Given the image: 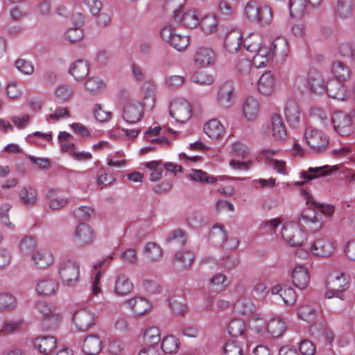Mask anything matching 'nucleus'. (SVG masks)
<instances>
[{
    "instance_id": "1",
    "label": "nucleus",
    "mask_w": 355,
    "mask_h": 355,
    "mask_svg": "<svg viewBox=\"0 0 355 355\" xmlns=\"http://www.w3.org/2000/svg\"><path fill=\"white\" fill-rule=\"evenodd\" d=\"M243 17L250 23L264 27L272 23V12L269 6H259L257 2L252 1L245 5Z\"/></svg>"
},
{
    "instance_id": "2",
    "label": "nucleus",
    "mask_w": 355,
    "mask_h": 355,
    "mask_svg": "<svg viewBox=\"0 0 355 355\" xmlns=\"http://www.w3.org/2000/svg\"><path fill=\"white\" fill-rule=\"evenodd\" d=\"M58 275L64 286L73 287L80 279V266L71 260L64 261L59 266Z\"/></svg>"
},
{
    "instance_id": "3",
    "label": "nucleus",
    "mask_w": 355,
    "mask_h": 355,
    "mask_svg": "<svg viewBox=\"0 0 355 355\" xmlns=\"http://www.w3.org/2000/svg\"><path fill=\"white\" fill-rule=\"evenodd\" d=\"M347 285L348 279L344 272H334L331 273L327 282V291L325 293V297L331 298L335 296L342 298V293L347 288Z\"/></svg>"
},
{
    "instance_id": "4",
    "label": "nucleus",
    "mask_w": 355,
    "mask_h": 355,
    "mask_svg": "<svg viewBox=\"0 0 355 355\" xmlns=\"http://www.w3.org/2000/svg\"><path fill=\"white\" fill-rule=\"evenodd\" d=\"M354 117L343 112H335L331 119L335 130L342 137L352 135L355 129Z\"/></svg>"
},
{
    "instance_id": "5",
    "label": "nucleus",
    "mask_w": 355,
    "mask_h": 355,
    "mask_svg": "<svg viewBox=\"0 0 355 355\" xmlns=\"http://www.w3.org/2000/svg\"><path fill=\"white\" fill-rule=\"evenodd\" d=\"M282 234L283 238L293 246L302 245L306 234L301 223H282Z\"/></svg>"
},
{
    "instance_id": "6",
    "label": "nucleus",
    "mask_w": 355,
    "mask_h": 355,
    "mask_svg": "<svg viewBox=\"0 0 355 355\" xmlns=\"http://www.w3.org/2000/svg\"><path fill=\"white\" fill-rule=\"evenodd\" d=\"M192 113L190 103L184 98L174 99L170 106V115L177 122L184 123L188 121Z\"/></svg>"
},
{
    "instance_id": "7",
    "label": "nucleus",
    "mask_w": 355,
    "mask_h": 355,
    "mask_svg": "<svg viewBox=\"0 0 355 355\" xmlns=\"http://www.w3.org/2000/svg\"><path fill=\"white\" fill-rule=\"evenodd\" d=\"M35 309L43 318V327L49 329L58 325L60 315L55 312V309L51 308L48 303L40 301L36 303Z\"/></svg>"
},
{
    "instance_id": "8",
    "label": "nucleus",
    "mask_w": 355,
    "mask_h": 355,
    "mask_svg": "<svg viewBox=\"0 0 355 355\" xmlns=\"http://www.w3.org/2000/svg\"><path fill=\"white\" fill-rule=\"evenodd\" d=\"M306 144L314 150H320L327 146L328 137L321 130L313 127H308L304 132Z\"/></svg>"
},
{
    "instance_id": "9",
    "label": "nucleus",
    "mask_w": 355,
    "mask_h": 355,
    "mask_svg": "<svg viewBox=\"0 0 355 355\" xmlns=\"http://www.w3.org/2000/svg\"><path fill=\"white\" fill-rule=\"evenodd\" d=\"M96 318L94 312L87 309H82L75 312L73 321L79 331H85L95 325Z\"/></svg>"
},
{
    "instance_id": "10",
    "label": "nucleus",
    "mask_w": 355,
    "mask_h": 355,
    "mask_svg": "<svg viewBox=\"0 0 355 355\" xmlns=\"http://www.w3.org/2000/svg\"><path fill=\"white\" fill-rule=\"evenodd\" d=\"M310 250L315 257L327 258L334 254L335 246L330 240L319 238L311 243Z\"/></svg>"
},
{
    "instance_id": "11",
    "label": "nucleus",
    "mask_w": 355,
    "mask_h": 355,
    "mask_svg": "<svg viewBox=\"0 0 355 355\" xmlns=\"http://www.w3.org/2000/svg\"><path fill=\"white\" fill-rule=\"evenodd\" d=\"M277 87V80L275 74L270 71H266L258 79L257 83V92L266 96L272 95Z\"/></svg>"
},
{
    "instance_id": "12",
    "label": "nucleus",
    "mask_w": 355,
    "mask_h": 355,
    "mask_svg": "<svg viewBox=\"0 0 355 355\" xmlns=\"http://www.w3.org/2000/svg\"><path fill=\"white\" fill-rule=\"evenodd\" d=\"M306 85L309 89L316 94H322L327 87V83L322 74L315 69H311L308 71Z\"/></svg>"
},
{
    "instance_id": "13",
    "label": "nucleus",
    "mask_w": 355,
    "mask_h": 355,
    "mask_svg": "<svg viewBox=\"0 0 355 355\" xmlns=\"http://www.w3.org/2000/svg\"><path fill=\"white\" fill-rule=\"evenodd\" d=\"M75 241L80 245L92 244L95 239L93 228L89 223H78L73 233Z\"/></svg>"
},
{
    "instance_id": "14",
    "label": "nucleus",
    "mask_w": 355,
    "mask_h": 355,
    "mask_svg": "<svg viewBox=\"0 0 355 355\" xmlns=\"http://www.w3.org/2000/svg\"><path fill=\"white\" fill-rule=\"evenodd\" d=\"M143 116V107L138 101L128 102L123 110L122 117L128 123H135Z\"/></svg>"
},
{
    "instance_id": "15",
    "label": "nucleus",
    "mask_w": 355,
    "mask_h": 355,
    "mask_svg": "<svg viewBox=\"0 0 355 355\" xmlns=\"http://www.w3.org/2000/svg\"><path fill=\"white\" fill-rule=\"evenodd\" d=\"M235 87L232 83H225L218 92L216 101L219 106L228 108L232 106L234 99Z\"/></svg>"
},
{
    "instance_id": "16",
    "label": "nucleus",
    "mask_w": 355,
    "mask_h": 355,
    "mask_svg": "<svg viewBox=\"0 0 355 355\" xmlns=\"http://www.w3.org/2000/svg\"><path fill=\"white\" fill-rule=\"evenodd\" d=\"M193 60L197 66L206 68L214 64L216 54L211 49L202 46L196 51Z\"/></svg>"
},
{
    "instance_id": "17",
    "label": "nucleus",
    "mask_w": 355,
    "mask_h": 355,
    "mask_svg": "<svg viewBox=\"0 0 355 355\" xmlns=\"http://www.w3.org/2000/svg\"><path fill=\"white\" fill-rule=\"evenodd\" d=\"M242 44V34L238 29L229 31L224 37V49L230 53H237L240 50Z\"/></svg>"
},
{
    "instance_id": "18",
    "label": "nucleus",
    "mask_w": 355,
    "mask_h": 355,
    "mask_svg": "<svg viewBox=\"0 0 355 355\" xmlns=\"http://www.w3.org/2000/svg\"><path fill=\"white\" fill-rule=\"evenodd\" d=\"M325 91L329 98L344 101L349 99V92L345 89L344 83L339 81H331L327 85Z\"/></svg>"
},
{
    "instance_id": "19",
    "label": "nucleus",
    "mask_w": 355,
    "mask_h": 355,
    "mask_svg": "<svg viewBox=\"0 0 355 355\" xmlns=\"http://www.w3.org/2000/svg\"><path fill=\"white\" fill-rule=\"evenodd\" d=\"M32 264L35 267L44 269L51 266L54 262L53 254L49 250L35 251L31 256Z\"/></svg>"
},
{
    "instance_id": "20",
    "label": "nucleus",
    "mask_w": 355,
    "mask_h": 355,
    "mask_svg": "<svg viewBox=\"0 0 355 355\" xmlns=\"http://www.w3.org/2000/svg\"><path fill=\"white\" fill-rule=\"evenodd\" d=\"M284 114L291 127H296L300 121V110L297 103L293 100H288L285 105Z\"/></svg>"
},
{
    "instance_id": "21",
    "label": "nucleus",
    "mask_w": 355,
    "mask_h": 355,
    "mask_svg": "<svg viewBox=\"0 0 355 355\" xmlns=\"http://www.w3.org/2000/svg\"><path fill=\"white\" fill-rule=\"evenodd\" d=\"M210 234L214 239L223 241V248L227 250L235 249L239 245V241L236 239H232L227 241L226 232L223 225L215 224L211 228Z\"/></svg>"
},
{
    "instance_id": "22",
    "label": "nucleus",
    "mask_w": 355,
    "mask_h": 355,
    "mask_svg": "<svg viewBox=\"0 0 355 355\" xmlns=\"http://www.w3.org/2000/svg\"><path fill=\"white\" fill-rule=\"evenodd\" d=\"M270 131L275 140L283 141L287 137V130L282 118L278 114H274L271 116Z\"/></svg>"
},
{
    "instance_id": "23",
    "label": "nucleus",
    "mask_w": 355,
    "mask_h": 355,
    "mask_svg": "<svg viewBox=\"0 0 355 355\" xmlns=\"http://www.w3.org/2000/svg\"><path fill=\"white\" fill-rule=\"evenodd\" d=\"M205 133L212 140L220 139L225 132L224 125L216 119L208 121L203 128Z\"/></svg>"
},
{
    "instance_id": "24",
    "label": "nucleus",
    "mask_w": 355,
    "mask_h": 355,
    "mask_svg": "<svg viewBox=\"0 0 355 355\" xmlns=\"http://www.w3.org/2000/svg\"><path fill=\"white\" fill-rule=\"evenodd\" d=\"M268 48L272 58L276 56L284 59L289 51L287 40L284 37H277Z\"/></svg>"
},
{
    "instance_id": "25",
    "label": "nucleus",
    "mask_w": 355,
    "mask_h": 355,
    "mask_svg": "<svg viewBox=\"0 0 355 355\" xmlns=\"http://www.w3.org/2000/svg\"><path fill=\"white\" fill-rule=\"evenodd\" d=\"M83 349L87 355L98 354L102 349V340L96 334L89 335L83 341Z\"/></svg>"
},
{
    "instance_id": "26",
    "label": "nucleus",
    "mask_w": 355,
    "mask_h": 355,
    "mask_svg": "<svg viewBox=\"0 0 355 355\" xmlns=\"http://www.w3.org/2000/svg\"><path fill=\"white\" fill-rule=\"evenodd\" d=\"M259 112V103L253 96L247 98L243 105V114L248 121H254Z\"/></svg>"
},
{
    "instance_id": "27",
    "label": "nucleus",
    "mask_w": 355,
    "mask_h": 355,
    "mask_svg": "<svg viewBox=\"0 0 355 355\" xmlns=\"http://www.w3.org/2000/svg\"><path fill=\"white\" fill-rule=\"evenodd\" d=\"M34 345L41 353L49 354L55 349L57 340L53 336H42L35 338Z\"/></svg>"
},
{
    "instance_id": "28",
    "label": "nucleus",
    "mask_w": 355,
    "mask_h": 355,
    "mask_svg": "<svg viewBox=\"0 0 355 355\" xmlns=\"http://www.w3.org/2000/svg\"><path fill=\"white\" fill-rule=\"evenodd\" d=\"M132 289L133 284L127 275L120 274L116 276L114 284V292L116 295H125L130 293Z\"/></svg>"
},
{
    "instance_id": "29",
    "label": "nucleus",
    "mask_w": 355,
    "mask_h": 355,
    "mask_svg": "<svg viewBox=\"0 0 355 355\" xmlns=\"http://www.w3.org/2000/svg\"><path fill=\"white\" fill-rule=\"evenodd\" d=\"M294 285L300 289H304L309 283L310 277L306 269L302 266L296 267L292 274Z\"/></svg>"
},
{
    "instance_id": "30",
    "label": "nucleus",
    "mask_w": 355,
    "mask_h": 355,
    "mask_svg": "<svg viewBox=\"0 0 355 355\" xmlns=\"http://www.w3.org/2000/svg\"><path fill=\"white\" fill-rule=\"evenodd\" d=\"M59 288L58 282L54 279L40 280L36 286V291L40 295H49L55 293Z\"/></svg>"
},
{
    "instance_id": "31",
    "label": "nucleus",
    "mask_w": 355,
    "mask_h": 355,
    "mask_svg": "<svg viewBox=\"0 0 355 355\" xmlns=\"http://www.w3.org/2000/svg\"><path fill=\"white\" fill-rule=\"evenodd\" d=\"M331 71L336 81L345 83L350 77L349 67L341 61H336L333 63Z\"/></svg>"
},
{
    "instance_id": "32",
    "label": "nucleus",
    "mask_w": 355,
    "mask_h": 355,
    "mask_svg": "<svg viewBox=\"0 0 355 355\" xmlns=\"http://www.w3.org/2000/svg\"><path fill=\"white\" fill-rule=\"evenodd\" d=\"M131 310L137 315H141L148 311L151 307L150 302L144 297H135L127 301Z\"/></svg>"
},
{
    "instance_id": "33",
    "label": "nucleus",
    "mask_w": 355,
    "mask_h": 355,
    "mask_svg": "<svg viewBox=\"0 0 355 355\" xmlns=\"http://www.w3.org/2000/svg\"><path fill=\"white\" fill-rule=\"evenodd\" d=\"M176 21H181L182 24L189 28H193L197 26L200 23V19L198 11L195 9H190L184 12V14H179L178 20Z\"/></svg>"
},
{
    "instance_id": "34",
    "label": "nucleus",
    "mask_w": 355,
    "mask_h": 355,
    "mask_svg": "<svg viewBox=\"0 0 355 355\" xmlns=\"http://www.w3.org/2000/svg\"><path fill=\"white\" fill-rule=\"evenodd\" d=\"M19 196L26 207L35 205L37 200V192L31 187H22L19 191Z\"/></svg>"
},
{
    "instance_id": "35",
    "label": "nucleus",
    "mask_w": 355,
    "mask_h": 355,
    "mask_svg": "<svg viewBox=\"0 0 355 355\" xmlns=\"http://www.w3.org/2000/svg\"><path fill=\"white\" fill-rule=\"evenodd\" d=\"M48 205L52 209H58L64 207L69 203L67 198L61 196L55 189H51L47 194Z\"/></svg>"
},
{
    "instance_id": "36",
    "label": "nucleus",
    "mask_w": 355,
    "mask_h": 355,
    "mask_svg": "<svg viewBox=\"0 0 355 355\" xmlns=\"http://www.w3.org/2000/svg\"><path fill=\"white\" fill-rule=\"evenodd\" d=\"M254 53L255 55L252 58V63L257 68L266 67L270 59L272 58L269 49L265 46Z\"/></svg>"
},
{
    "instance_id": "37",
    "label": "nucleus",
    "mask_w": 355,
    "mask_h": 355,
    "mask_svg": "<svg viewBox=\"0 0 355 355\" xmlns=\"http://www.w3.org/2000/svg\"><path fill=\"white\" fill-rule=\"evenodd\" d=\"M354 7V0H338L336 14L341 19H348L352 15Z\"/></svg>"
},
{
    "instance_id": "38",
    "label": "nucleus",
    "mask_w": 355,
    "mask_h": 355,
    "mask_svg": "<svg viewBox=\"0 0 355 355\" xmlns=\"http://www.w3.org/2000/svg\"><path fill=\"white\" fill-rule=\"evenodd\" d=\"M89 67L86 62L82 60L74 62L69 69V73L76 80L85 78L88 74Z\"/></svg>"
},
{
    "instance_id": "39",
    "label": "nucleus",
    "mask_w": 355,
    "mask_h": 355,
    "mask_svg": "<svg viewBox=\"0 0 355 355\" xmlns=\"http://www.w3.org/2000/svg\"><path fill=\"white\" fill-rule=\"evenodd\" d=\"M155 336V330L153 327L148 328L144 334V339L146 344L149 345L148 347L143 348L139 355H155V349L154 347V338Z\"/></svg>"
},
{
    "instance_id": "40",
    "label": "nucleus",
    "mask_w": 355,
    "mask_h": 355,
    "mask_svg": "<svg viewBox=\"0 0 355 355\" xmlns=\"http://www.w3.org/2000/svg\"><path fill=\"white\" fill-rule=\"evenodd\" d=\"M199 25L205 33H215L218 26L217 17L214 14L207 15L200 21Z\"/></svg>"
},
{
    "instance_id": "41",
    "label": "nucleus",
    "mask_w": 355,
    "mask_h": 355,
    "mask_svg": "<svg viewBox=\"0 0 355 355\" xmlns=\"http://www.w3.org/2000/svg\"><path fill=\"white\" fill-rule=\"evenodd\" d=\"M234 73L237 76L246 77L250 76L252 69V64L250 59H239L234 65Z\"/></svg>"
},
{
    "instance_id": "42",
    "label": "nucleus",
    "mask_w": 355,
    "mask_h": 355,
    "mask_svg": "<svg viewBox=\"0 0 355 355\" xmlns=\"http://www.w3.org/2000/svg\"><path fill=\"white\" fill-rule=\"evenodd\" d=\"M267 329L272 337H279L286 330V323L281 318H274L268 323Z\"/></svg>"
},
{
    "instance_id": "43",
    "label": "nucleus",
    "mask_w": 355,
    "mask_h": 355,
    "mask_svg": "<svg viewBox=\"0 0 355 355\" xmlns=\"http://www.w3.org/2000/svg\"><path fill=\"white\" fill-rule=\"evenodd\" d=\"M243 45L250 52L257 51L263 46L261 45V37L257 33H250L243 41Z\"/></svg>"
},
{
    "instance_id": "44",
    "label": "nucleus",
    "mask_w": 355,
    "mask_h": 355,
    "mask_svg": "<svg viewBox=\"0 0 355 355\" xmlns=\"http://www.w3.org/2000/svg\"><path fill=\"white\" fill-rule=\"evenodd\" d=\"M307 0H290L289 9L292 17L300 18L306 12Z\"/></svg>"
},
{
    "instance_id": "45",
    "label": "nucleus",
    "mask_w": 355,
    "mask_h": 355,
    "mask_svg": "<svg viewBox=\"0 0 355 355\" xmlns=\"http://www.w3.org/2000/svg\"><path fill=\"white\" fill-rule=\"evenodd\" d=\"M194 260V255L191 251H182L175 253L174 257V263L179 264L182 268H187L189 267Z\"/></svg>"
},
{
    "instance_id": "46",
    "label": "nucleus",
    "mask_w": 355,
    "mask_h": 355,
    "mask_svg": "<svg viewBox=\"0 0 355 355\" xmlns=\"http://www.w3.org/2000/svg\"><path fill=\"white\" fill-rule=\"evenodd\" d=\"M15 297L8 293H0V311H12L16 308Z\"/></svg>"
},
{
    "instance_id": "47",
    "label": "nucleus",
    "mask_w": 355,
    "mask_h": 355,
    "mask_svg": "<svg viewBox=\"0 0 355 355\" xmlns=\"http://www.w3.org/2000/svg\"><path fill=\"white\" fill-rule=\"evenodd\" d=\"M85 87L91 94H96L104 90L105 84L101 78L92 77L87 80Z\"/></svg>"
},
{
    "instance_id": "48",
    "label": "nucleus",
    "mask_w": 355,
    "mask_h": 355,
    "mask_svg": "<svg viewBox=\"0 0 355 355\" xmlns=\"http://www.w3.org/2000/svg\"><path fill=\"white\" fill-rule=\"evenodd\" d=\"M187 236L184 232L178 229L173 231L168 236L167 241L174 248L184 245L187 242Z\"/></svg>"
},
{
    "instance_id": "49",
    "label": "nucleus",
    "mask_w": 355,
    "mask_h": 355,
    "mask_svg": "<svg viewBox=\"0 0 355 355\" xmlns=\"http://www.w3.org/2000/svg\"><path fill=\"white\" fill-rule=\"evenodd\" d=\"M168 44L178 51H183L189 44V38L187 35L175 33Z\"/></svg>"
},
{
    "instance_id": "50",
    "label": "nucleus",
    "mask_w": 355,
    "mask_h": 355,
    "mask_svg": "<svg viewBox=\"0 0 355 355\" xmlns=\"http://www.w3.org/2000/svg\"><path fill=\"white\" fill-rule=\"evenodd\" d=\"M230 153L232 155L239 159H244L248 157L250 149L245 144L240 141H236L231 145Z\"/></svg>"
},
{
    "instance_id": "51",
    "label": "nucleus",
    "mask_w": 355,
    "mask_h": 355,
    "mask_svg": "<svg viewBox=\"0 0 355 355\" xmlns=\"http://www.w3.org/2000/svg\"><path fill=\"white\" fill-rule=\"evenodd\" d=\"M245 324L241 319H233L229 324L228 332L234 337L243 336L245 332Z\"/></svg>"
},
{
    "instance_id": "52",
    "label": "nucleus",
    "mask_w": 355,
    "mask_h": 355,
    "mask_svg": "<svg viewBox=\"0 0 355 355\" xmlns=\"http://www.w3.org/2000/svg\"><path fill=\"white\" fill-rule=\"evenodd\" d=\"M163 352L166 354L175 353L179 347V343L173 336H166L161 344Z\"/></svg>"
},
{
    "instance_id": "53",
    "label": "nucleus",
    "mask_w": 355,
    "mask_h": 355,
    "mask_svg": "<svg viewBox=\"0 0 355 355\" xmlns=\"http://www.w3.org/2000/svg\"><path fill=\"white\" fill-rule=\"evenodd\" d=\"M189 177L194 181L202 183L214 184L217 182L216 178L214 176H208L207 173L199 169H193L189 174Z\"/></svg>"
},
{
    "instance_id": "54",
    "label": "nucleus",
    "mask_w": 355,
    "mask_h": 355,
    "mask_svg": "<svg viewBox=\"0 0 355 355\" xmlns=\"http://www.w3.org/2000/svg\"><path fill=\"white\" fill-rule=\"evenodd\" d=\"M94 214V209L89 206H80L73 211V215L78 220H91Z\"/></svg>"
},
{
    "instance_id": "55",
    "label": "nucleus",
    "mask_w": 355,
    "mask_h": 355,
    "mask_svg": "<svg viewBox=\"0 0 355 355\" xmlns=\"http://www.w3.org/2000/svg\"><path fill=\"white\" fill-rule=\"evenodd\" d=\"M22 326L21 320H8L3 323L0 330V335L11 334L19 331Z\"/></svg>"
},
{
    "instance_id": "56",
    "label": "nucleus",
    "mask_w": 355,
    "mask_h": 355,
    "mask_svg": "<svg viewBox=\"0 0 355 355\" xmlns=\"http://www.w3.org/2000/svg\"><path fill=\"white\" fill-rule=\"evenodd\" d=\"M328 166H323L320 167H309L308 171L303 172L302 177L306 180H311L322 175L328 174Z\"/></svg>"
},
{
    "instance_id": "57",
    "label": "nucleus",
    "mask_w": 355,
    "mask_h": 355,
    "mask_svg": "<svg viewBox=\"0 0 355 355\" xmlns=\"http://www.w3.org/2000/svg\"><path fill=\"white\" fill-rule=\"evenodd\" d=\"M36 241L31 236H25L19 245V250L22 254H28L33 253L36 248Z\"/></svg>"
},
{
    "instance_id": "58",
    "label": "nucleus",
    "mask_w": 355,
    "mask_h": 355,
    "mask_svg": "<svg viewBox=\"0 0 355 355\" xmlns=\"http://www.w3.org/2000/svg\"><path fill=\"white\" fill-rule=\"evenodd\" d=\"M93 114L95 119L100 122H105L108 121L112 114L110 111L105 110L103 106L98 103L94 105Z\"/></svg>"
},
{
    "instance_id": "59",
    "label": "nucleus",
    "mask_w": 355,
    "mask_h": 355,
    "mask_svg": "<svg viewBox=\"0 0 355 355\" xmlns=\"http://www.w3.org/2000/svg\"><path fill=\"white\" fill-rule=\"evenodd\" d=\"M15 67L21 73L25 75H31L34 72V66L31 62L19 58L15 61Z\"/></svg>"
},
{
    "instance_id": "60",
    "label": "nucleus",
    "mask_w": 355,
    "mask_h": 355,
    "mask_svg": "<svg viewBox=\"0 0 355 355\" xmlns=\"http://www.w3.org/2000/svg\"><path fill=\"white\" fill-rule=\"evenodd\" d=\"M225 355H243V349L239 340L228 341L224 347Z\"/></svg>"
},
{
    "instance_id": "61",
    "label": "nucleus",
    "mask_w": 355,
    "mask_h": 355,
    "mask_svg": "<svg viewBox=\"0 0 355 355\" xmlns=\"http://www.w3.org/2000/svg\"><path fill=\"white\" fill-rule=\"evenodd\" d=\"M110 355H125V344L120 340H114L108 344Z\"/></svg>"
},
{
    "instance_id": "62",
    "label": "nucleus",
    "mask_w": 355,
    "mask_h": 355,
    "mask_svg": "<svg viewBox=\"0 0 355 355\" xmlns=\"http://www.w3.org/2000/svg\"><path fill=\"white\" fill-rule=\"evenodd\" d=\"M315 309L311 306L306 304L299 308L298 316L303 320L308 322L312 321L315 318Z\"/></svg>"
},
{
    "instance_id": "63",
    "label": "nucleus",
    "mask_w": 355,
    "mask_h": 355,
    "mask_svg": "<svg viewBox=\"0 0 355 355\" xmlns=\"http://www.w3.org/2000/svg\"><path fill=\"white\" fill-rule=\"evenodd\" d=\"M192 80L194 83L200 85H210L214 83L213 76L203 71L196 73Z\"/></svg>"
},
{
    "instance_id": "64",
    "label": "nucleus",
    "mask_w": 355,
    "mask_h": 355,
    "mask_svg": "<svg viewBox=\"0 0 355 355\" xmlns=\"http://www.w3.org/2000/svg\"><path fill=\"white\" fill-rule=\"evenodd\" d=\"M83 37V32L79 28H70L65 33V38L70 42H79Z\"/></svg>"
}]
</instances>
